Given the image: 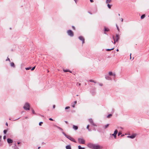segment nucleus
Returning <instances> with one entry per match:
<instances>
[{
  "mask_svg": "<svg viewBox=\"0 0 149 149\" xmlns=\"http://www.w3.org/2000/svg\"><path fill=\"white\" fill-rule=\"evenodd\" d=\"M49 120H51V121H53V120L52 118H49Z\"/></svg>",
  "mask_w": 149,
  "mask_h": 149,
  "instance_id": "obj_45",
  "label": "nucleus"
},
{
  "mask_svg": "<svg viewBox=\"0 0 149 149\" xmlns=\"http://www.w3.org/2000/svg\"><path fill=\"white\" fill-rule=\"evenodd\" d=\"M72 29H74V30H75V27L74 26H72Z\"/></svg>",
  "mask_w": 149,
  "mask_h": 149,
  "instance_id": "obj_49",
  "label": "nucleus"
},
{
  "mask_svg": "<svg viewBox=\"0 0 149 149\" xmlns=\"http://www.w3.org/2000/svg\"><path fill=\"white\" fill-rule=\"evenodd\" d=\"M112 114H109L108 115V116H107V118H110L111 116H112Z\"/></svg>",
  "mask_w": 149,
  "mask_h": 149,
  "instance_id": "obj_31",
  "label": "nucleus"
},
{
  "mask_svg": "<svg viewBox=\"0 0 149 149\" xmlns=\"http://www.w3.org/2000/svg\"><path fill=\"white\" fill-rule=\"evenodd\" d=\"M20 143V142H17V144H19Z\"/></svg>",
  "mask_w": 149,
  "mask_h": 149,
  "instance_id": "obj_60",
  "label": "nucleus"
},
{
  "mask_svg": "<svg viewBox=\"0 0 149 149\" xmlns=\"http://www.w3.org/2000/svg\"><path fill=\"white\" fill-rule=\"evenodd\" d=\"M56 127L58 128L60 130H61V131H63V130L62 129L61 127H58V126H56Z\"/></svg>",
  "mask_w": 149,
  "mask_h": 149,
  "instance_id": "obj_27",
  "label": "nucleus"
},
{
  "mask_svg": "<svg viewBox=\"0 0 149 149\" xmlns=\"http://www.w3.org/2000/svg\"><path fill=\"white\" fill-rule=\"evenodd\" d=\"M89 122L90 123L93 125L95 126H97L96 124L94 123L93 121L92 118H90L89 119Z\"/></svg>",
  "mask_w": 149,
  "mask_h": 149,
  "instance_id": "obj_6",
  "label": "nucleus"
},
{
  "mask_svg": "<svg viewBox=\"0 0 149 149\" xmlns=\"http://www.w3.org/2000/svg\"><path fill=\"white\" fill-rule=\"evenodd\" d=\"M123 136H124V134H122V135H121V137H123Z\"/></svg>",
  "mask_w": 149,
  "mask_h": 149,
  "instance_id": "obj_59",
  "label": "nucleus"
},
{
  "mask_svg": "<svg viewBox=\"0 0 149 149\" xmlns=\"http://www.w3.org/2000/svg\"><path fill=\"white\" fill-rule=\"evenodd\" d=\"M15 146L13 147V149H19V148L17 147L15 144Z\"/></svg>",
  "mask_w": 149,
  "mask_h": 149,
  "instance_id": "obj_21",
  "label": "nucleus"
},
{
  "mask_svg": "<svg viewBox=\"0 0 149 149\" xmlns=\"http://www.w3.org/2000/svg\"><path fill=\"white\" fill-rule=\"evenodd\" d=\"M65 122L66 124H68V123L67 121H65Z\"/></svg>",
  "mask_w": 149,
  "mask_h": 149,
  "instance_id": "obj_54",
  "label": "nucleus"
},
{
  "mask_svg": "<svg viewBox=\"0 0 149 149\" xmlns=\"http://www.w3.org/2000/svg\"><path fill=\"white\" fill-rule=\"evenodd\" d=\"M98 145L89 143L88 144V146L91 148L95 149Z\"/></svg>",
  "mask_w": 149,
  "mask_h": 149,
  "instance_id": "obj_2",
  "label": "nucleus"
},
{
  "mask_svg": "<svg viewBox=\"0 0 149 149\" xmlns=\"http://www.w3.org/2000/svg\"><path fill=\"white\" fill-rule=\"evenodd\" d=\"M70 108V107H65V109H69Z\"/></svg>",
  "mask_w": 149,
  "mask_h": 149,
  "instance_id": "obj_39",
  "label": "nucleus"
},
{
  "mask_svg": "<svg viewBox=\"0 0 149 149\" xmlns=\"http://www.w3.org/2000/svg\"><path fill=\"white\" fill-rule=\"evenodd\" d=\"M116 51H117V52H118V51H119V50H118V49H116Z\"/></svg>",
  "mask_w": 149,
  "mask_h": 149,
  "instance_id": "obj_61",
  "label": "nucleus"
},
{
  "mask_svg": "<svg viewBox=\"0 0 149 149\" xmlns=\"http://www.w3.org/2000/svg\"><path fill=\"white\" fill-rule=\"evenodd\" d=\"M42 144H45V143H44V142H43L42 143Z\"/></svg>",
  "mask_w": 149,
  "mask_h": 149,
  "instance_id": "obj_62",
  "label": "nucleus"
},
{
  "mask_svg": "<svg viewBox=\"0 0 149 149\" xmlns=\"http://www.w3.org/2000/svg\"><path fill=\"white\" fill-rule=\"evenodd\" d=\"M55 107V105H54L53 106V109H54Z\"/></svg>",
  "mask_w": 149,
  "mask_h": 149,
  "instance_id": "obj_48",
  "label": "nucleus"
},
{
  "mask_svg": "<svg viewBox=\"0 0 149 149\" xmlns=\"http://www.w3.org/2000/svg\"><path fill=\"white\" fill-rule=\"evenodd\" d=\"M109 124H108L106 125L103 126V128L104 129H106L107 128L109 125Z\"/></svg>",
  "mask_w": 149,
  "mask_h": 149,
  "instance_id": "obj_11",
  "label": "nucleus"
},
{
  "mask_svg": "<svg viewBox=\"0 0 149 149\" xmlns=\"http://www.w3.org/2000/svg\"><path fill=\"white\" fill-rule=\"evenodd\" d=\"M112 72H109V75L110 76H111L112 75Z\"/></svg>",
  "mask_w": 149,
  "mask_h": 149,
  "instance_id": "obj_28",
  "label": "nucleus"
},
{
  "mask_svg": "<svg viewBox=\"0 0 149 149\" xmlns=\"http://www.w3.org/2000/svg\"><path fill=\"white\" fill-rule=\"evenodd\" d=\"M146 17L145 14H143L142 15L141 17V19H143Z\"/></svg>",
  "mask_w": 149,
  "mask_h": 149,
  "instance_id": "obj_16",
  "label": "nucleus"
},
{
  "mask_svg": "<svg viewBox=\"0 0 149 149\" xmlns=\"http://www.w3.org/2000/svg\"><path fill=\"white\" fill-rule=\"evenodd\" d=\"M78 141L79 143L84 144L85 143V141L82 138H79Z\"/></svg>",
  "mask_w": 149,
  "mask_h": 149,
  "instance_id": "obj_4",
  "label": "nucleus"
},
{
  "mask_svg": "<svg viewBox=\"0 0 149 149\" xmlns=\"http://www.w3.org/2000/svg\"><path fill=\"white\" fill-rule=\"evenodd\" d=\"M10 65L11 67H13V68L15 67V65L14 63L13 62H11L10 63Z\"/></svg>",
  "mask_w": 149,
  "mask_h": 149,
  "instance_id": "obj_13",
  "label": "nucleus"
},
{
  "mask_svg": "<svg viewBox=\"0 0 149 149\" xmlns=\"http://www.w3.org/2000/svg\"><path fill=\"white\" fill-rule=\"evenodd\" d=\"M35 68V66L33 67L31 69V70H33Z\"/></svg>",
  "mask_w": 149,
  "mask_h": 149,
  "instance_id": "obj_41",
  "label": "nucleus"
},
{
  "mask_svg": "<svg viewBox=\"0 0 149 149\" xmlns=\"http://www.w3.org/2000/svg\"><path fill=\"white\" fill-rule=\"evenodd\" d=\"M32 110V113L33 114H36V113L35 112H34V110H33V109H31Z\"/></svg>",
  "mask_w": 149,
  "mask_h": 149,
  "instance_id": "obj_37",
  "label": "nucleus"
},
{
  "mask_svg": "<svg viewBox=\"0 0 149 149\" xmlns=\"http://www.w3.org/2000/svg\"><path fill=\"white\" fill-rule=\"evenodd\" d=\"M120 19H121V21L122 22H123V18H121Z\"/></svg>",
  "mask_w": 149,
  "mask_h": 149,
  "instance_id": "obj_51",
  "label": "nucleus"
},
{
  "mask_svg": "<svg viewBox=\"0 0 149 149\" xmlns=\"http://www.w3.org/2000/svg\"><path fill=\"white\" fill-rule=\"evenodd\" d=\"M7 132V130H4L3 131V133L4 134H5Z\"/></svg>",
  "mask_w": 149,
  "mask_h": 149,
  "instance_id": "obj_34",
  "label": "nucleus"
},
{
  "mask_svg": "<svg viewBox=\"0 0 149 149\" xmlns=\"http://www.w3.org/2000/svg\"><path fill=\"white\" fill-rule=\"evenodd\" d=\"M1 136H0V141L1 140Z\"/></svg>",
  "mask_w": 149,
  "mask_h": 149,
  "instance_id": "obj_58",
  "label": "nucleus"
},
{
  "mask_svg": "<svg viewBox=\"0 0 149 149\" xmlns=\"http://www.w3.org/2000/svg\"><path fill=\"white\" fill-rule=\"evenodd\" d=\"M89 81L90 82H93L94 83H96V82L95 81H94L93 80H90Z\"/></svg>",
  "mask_w": 149,
  "mask_h": 149,
  "instance_id": "obj_33",
  "label": "nucleus"
},
{
  "mask_svg": "<svg viewBox=\"0 0 149 149\" xmlns=\"http://www.w3.org/2000/svg\"><path fill=\"white\" fill-rule=\"evenodd\" d=\"M118 131L117 130H115V131H114V133L115 134H117V133H118Z\"/></svg>",
  "mask_w": 149,
  "mask_h": 149,
  "instance_id": "obj_30",
  "label": "nucleus"
},
{
  "mask_svg": "<svg viewBox=\"0 0 149 149\" xmlns=\"http://www.w3.org/2000/svg\"><path fill=\"white\" fill-rule=\"evenodd\" d=\"M116 25V26L117 30H118V31H119V28H118V26L117 24Z\"/></svg>",
  "mask_w": 149,
  "mask_h": 149,
  "instance_id": "obj_40",
  "label": "nucleus"
},
{
  "mask_svg": "<svg viewBox=\"0 0 149 149\" xmlns=\"http://www.w3.org/2000/svg\"><path fill=\"white\" fill-rule=\"evenodd\" d=\"M88 13H89L90 14H92V13H90V12H89Z\"/></svg>",
  "mask_w": 149,
  "mask_h": 149,
  "instance_id": "obj_64",
  "label": "nucleus"
},
{
  "mask_svg": "<svg viewBox=\"0 0 149 149\" xmlns=\"http://www.w3.org/2000/svg\"><path fill=\"white\" fill-rule=\"evenodd\" d=\"M67 33L68 35L71 37H73L74 36L73 32L70 30H68Z\"/></svg>",
  "mask_w": 149,
  "mask_h": 149,
  "instance_id": "obj_5",
  "label": "nucleus"
},
{
  "mask_svg": "<svg viewBox=\"0 0 149 149\" xmlns=\"http://www.w3.org/2000/svg\"><path fill=\"white\" fill-rule=\"evenodd\" d=\"M127 137L130 138V136H127Z\"/></svg>",
  "mask_w": 149,
  "mask_h": 149,
  "instance_id": "obj_53",
  "label": "nucleus"
},
{
  "mask_svg": "<svg viewBox=\"0 0 149 149\" xmlns=\"http://www.w3.org/2000/svg\"><path fill=\"white\" fill-rule=\"evenodd\" d=\"M121 134V132H118V136H119V135H120Z\"/></svg>",
  "mask_w": 149,
  "mask_h": 149,
  "instance_id": "obj_42",
  "label": "nucleus"
},
{
  "mask_svg": "<svg viewBox=\"0 0 149 149\" xmlns=\"http://www.w3.org/2000/svg\"><path fill=\"white\" fill-rule=\"evenodd\" d=\"M131 53L130 54V59H131Z\"/></svg>",
  "mask_w": 149,
  "mask_h": 149,
  "instance_id": "obj_56",
  "label": "nucleus"
},
{
  "mask_svg": "<svg viewBox=\"0 0 149 149\" xmlns=\"http://www.w3.org/2000/svg\"><path fill=\"white\" fill-rule=\"evenodd\" d=\"M3 139H6V136L4 135L3 136Z\"/></svg>",
  "mask_w": 149,
  "mask_h": 149,
  "instance_id": "obj_43",
  "label": "nucleus"
},
{
  "mask_svg": "<svg viewBox=\"0 0 149 149\" xmlns=\"http://www.w3.org/2000/svg\"><path fill=\"white\" fill-rule=\"evenodd\" d=\"M104 31H109V29H108L107 28L105 27Z\"/></svg>",
  "mask_w": 149,
  "mask_h": 149,
  "instance_id": "obj_22",
  "label": "nucleus"
},
{
  "mask_svg": "<svg viewBox=\"0 0 149 149\" xmlns=\"http://www.w3.org/2000/svg\"><path fill=\"white\" fill-rule=\"evenodd\" d=\"M62 133L67 138L69 139L70 140L75 143H76V141L73 138L69 135H67L65 133V132H62Z\"/></svg>",
  "mask_w": 149,
  "mask_h": 149,
  "instance_id": "obj_1",
  "label": "nucleus"
},
{
  "mask_svg": "<svg viewBox=\"0 0 149 149\" xmlns=\"http://www.w3.org/2000/svg\"><path fill=\"white\" fill-rule=\"evenodd\" d=\"M78 149H84L85 148L84 147H81L80 146H78Z\"/></svg>",
  "mask_w": 149,
  "mask_h": 149,
  "instance_id": "obj_19",
  "label": "nucleus"
},
{
  "mask_svg": "<svg viewBox=\"0 0 149 149\" xmlns=\"http://www.w3.org/2000/svg\"><path fill=\"white\" fill-rule=\"evenodd\" d=\"M113 40H114V42H113V41H111V42H112V43H114V44H115L116 43V40H115V38H114V36H113Z\"/></svg>",
  "mask_w": 149,
  "mask_h": 149,
  "instance_id": "obj_26",
  "label": "nucleus"
},
{
  "mask_svg": "<svg viewBox=\"0 0 149 149\" xmlns=\"http://www.w3.org/2000/svg\"><path fill=\"white\" fill-rule=\"evenodd\" d=\"M99 85L101 86H102V84H100Z\"/></svg>",
  "mask_w": 149,
  "mask_h": 149,
  "instance_id": "obj_57",
  "label": "nucleus"
},
{
  "mask_svg": "<svg viewBox=\"0 0 149 149\" xmlns=\"http://www.w3.org/2000/svg\"><path fill=\"white\" fill-rule=\"evenodd\" d=\"M89 125H88L87 126L86 128L88 130V131H91V130L89 129Z\"/></svg>",
  "mask_w": 149,
  "mask_h": 149,
  "instance_id": "obj_20",
  "label": "nucleus"
},
{
  "mask_svg": "<svg viewBox=\"0 0 149 149\" xmlns=\"http://www.w3.org/2000/svg\"><path fill=\"white\" fill-rule=\"evenodd\" d=\"M79 39L82 41V43L83 44L84 42V39L83 37L80 36L79 37Z\"/></svg>",
  "mask_w": 149,
  "mask_h": 149,
  "instance_id": "obj_7",
  "label": "nucleus"
},
{
  "mask_svg": "<svg viewBox=\"0 0 149 149\" xmlns=\"http://www.w3.org/2000/svg\"><path fill=\"white\" fill-rule=\"evenodd\" d=\"M102 146L98 145L95 149H102Z\"/></svg>",
  "mask_w": 149,
  "mask_h": 149,
  "instance_id": "obj_10",
  "label": "nucleus"
},
{
  "mask_svg": "<svg viewBox=\"0 0 149 149\" xmlns=\"http://www.w3.org/2000/svg\"><path fill=\"white\" fill-rule=\"evenodd\" d=\"M74 1H75V3L77 4L78 0H74Z\"/></svg>",
  "mask_w": 149,
  "mask_h": 149,
  "instance_id": "obj_44",
  "label": "nucleus"
},
{
  "mask_svg": "<svg viewBox=\"0 0 149 149\" xmlns=\"http://www.w3.org/2000/svg\"><path fill=\"white\" fill-rule=\"evenodd\" d=\"M7 141L8 143H11L13 142V140L9 138H8Z\"/></svg>",
  "mask_w": 149,
  "mask_h": 149,
  "instance_id": "obj_8",
  "label": "nucleus"
},
{
  "mask_svg": "<svg viewBox=\"0 0 149 149\" xmlns=\"http://www.w3.org/2000/svg\"><path fill=\"white\" fill-rule=\"evenodd\" d=\"M73 128L75 130H77L78 129V127L77 126H75L74 125L73 126Z\"/></svg>",
  "mask_w": 149,
  "mask_h": 149,
  "instance_id": "obj_12",
  "label": "nucleus"
},
{
  "mask_svg": "<svg viewBox=\"0 0 149 149\" xmlns=\"http://www.w3.org/2000/svg\"><path fill=\"white\" fill-rule=\"evenodd\" d=\"M116 42H117V41H118V40L119 39V37L118 35V34H117L116 35Z\"/></svg>",
  "mask_w": 149,
  "mask_h": 149,
  "instance_id": "obj_15",
  "label": "nucleus"
},
{
  "mask_svg": "<svg viewBox=\"0 0 149 149\" xmlns=\"http://www.w3.org/2000/svg\"><path fill=\"white\" fill-rule=\"evenodd\" d=\"M9 61L10 62V59L8 57L7 59L6 60V61Z\"/></svg>",
  "mask_w": 149,
  "mask_h": 149,
  "instance_id": "obj_36",
  "label": "nucleus"
},
{
  "mask_svg": "<svg viewBox=\"0 0 149 149\" xmlns=\"http://www.w3.org/2000/svg\"><path fill=\"white\" fill-rule=\"evenodd\" d=\"M6 125L7 126H8V124L7 123H6Z\"/></svg>",
  "mask_w": 149,
  "mask_h": 149,
  "instance_id": "obj_55",
  "label": "nucleus"
},
{
  "mask_svg": "<svg viewBox=\"0 0 149 149\" xmlns=\"http://www.w3.org/2000/svg\"><path fill=\"white\" fill-rule=\"evenodd\" d=\"M30 105L29 103H26L25 104L24 106V108L25 110H29L30 109Z\"/></svg>",
  "mask_w": 149,
  "mask_h": 149,
  "instance_id": "obj_3",
  "label": "nucleus"
},
{
  "mask_svg": "<svg viewBox=\"0 0 149 149\" xmlns=\"http://www.w3.org/2000/svg\"><path fill=\"white\" fill-rule=\"evenodd\" d=\"M112 135L115 138H116V134L114 133L112 134Z\"/></svg>",
  "mask_w": 149,
  "mask_h": 149,
  "instance_id": "obj_23",
  "label": "nucleus"
},
{
  "mask_svg": "<svg viewBox=\"0 0 149 149\" xmlns=\"http://www.w3.org/2000/svg\"><path fill=\"white\" fill-rule=\"evenodd\" d=\"M90 0L91 2H93V0Z\"/></svg>",
  "mask_w": 149,
  "mask_h": 149,
  "instance_id": "obj_52",
  "label": "nucleus"
},
{
  "mask_svg": "<svg viewBox=\"0 0 149 149\" xmlns=\"http://www.w3.org/2000/svg\"><path fill=\"white\" fill-rule=\"evenodd\" d=\"M63 71L64 72H70L71 73V71H70L69 70H65V69H63Z\"/></svg>",
  "mask_w": 149,
  "mask_h": 149,
  "instance_id": "obj_18",
  "label": "nucleus"
},
{
  "mask_svg": "<svg viewBox=\"0 0 149 149\" xmlns=\"http://www.w3.org/2000/svg\"><path fill=\"white\" fill-rule=\"evenodd\" d=\"M107 6L110 9L111 6V5H110L108 3L107 4Z\"/></svg>",
  "mask_w": 149,
  "mask_h": 149,
  "instance_id": "obj_25",
  "label": "nucleus"
},
{
  "mask_svg": "<svg viewBox=\"0 0 149 149\" xmlns=\"http://www.w3.org/2000/svg\"><path fill=\"white\" fill-rule=\"evenodd\" d=\"M105 78L107 79L111 80V78L108 76H106Z\"/></svg>",
  "mask_w": 149,
  "mask_h": 149,
  "instance_id": "obj_17",
  "label": "nucleus"
},
{
  "mask_svg": "<svg viewBox=\"0 0 149 149\" xmlns=\"http://www.w3.org/2000/svg\"><path fill=\"white\" fill-rule=\"evenodd\" d=\"M40 147H39L38 148V149H40Z\"/></svg>",
  "mask_w": 149,
  "mask_h": 149,
  "instance_id": "obj_63",
  "label": "nucleus"
},
{
  "mask_svg": "<svg viewBox=\"0 0 149 149\" xmlns=\"http://www.w3.org/2000/svg\"><path fill=\"white\" fill-rule=\"evenodd\" d=\"M81 85L80 83H79L77 84V85H78V86H80Z\"/></svg>",
  "mask_w": 149,
  "mask_h": 149,
  "instance_id": "obj_50",
  "label": "nucleus"
},
{
  "mask_svg": "<svg viewBox=\"0 0 149 149\" xmlns=\"http://www.w3.org/2000/svg\"><path fill=\"white\" fill-rule=\"evenodd\" d=\"M114 49V48H111V49H107L106 50L107 51H110V50H113Z\"/></svg>",
  "mask_w": 149,
  "mask_h": 149,
  "instance_id": "obj_29",
  "label": "nucleus"
},
{
  "mask_svg": "<svg viewBox=\"0 0 149 149\" xmlns=\"http://www.w3.org/2000/svg\"><path fill=\"white\" fill-rule=\"evenodd\" d=\"M66 149H71V147L70 145H68L66 146Z\"/></svg>",
  "mask_w": 149,
  "mask_h": 149,
  "instance_id": "obj_14",
  "label": "nucleus"
},
{
  "mask_svg": "<svg viewBox=\"0 0 149 149\" xmlns=\"http://www.w3.org/2000/svg\"><path fill=\"white\" fill-rule=\"evenodd\" d=\"M137 134H134L130 136V138L131 139H134V138L135 136H136Z\"/></svg>",
  "mask_w": 149,
  "mask_h": 149,
  "instance_id": "obj_9",
  "label": "nucleus"
},
{
  "mask_svg": "<svg viewBox=\"0 0 149 149\" xmlns=\"http://www.w3.org/2000/svg\"><path fill=\"white\" fill-rule=\"evenodd\" d=\"M31 68V67H28V68H25V69L26 70H30Z\"/></svg>",
  "mask_w": 149,
  "mask_h": 149,
  "instance_id": "obj_32",
  "label": "nucleus"
},
{
  "mask_svg": "<svg viewBox=\"0 0 149 149\" xmlns=\"http://www.w3.org/2000/svg\"><path fill=\"white\" fill-rule=\"evenodd\" d=\"M71 106L73 107L74 108L75 107V104H74L73 103H72Z\"/></svg>",
  "mask_w": 149,
  "mask_h": 149,
  "instance_id": "obj_35",
  "label": "nucleus"
},
{
  "mask_svg": "<svg viewBox=\"0 0 149 149\" xmlns=\"http://www.w3.org/2000/svg\"><path fill=\"white\" fill-rule=\"evenodd\" d=\"M112 75L115 77L116 76V74L115 73H112Z\"/></svg>",
  "mask_w": 149,
  "mask_h": 149,
  "instance_id": "obj_46",
  "label": "nucleus"
},
{
  "mask_svg": "<svg viewBox=\"0 0 149 149\" xmlns=\"http://www.w3.org/2000/svg\"><path fill=\"white\" fill-rule=\"evenodd\" d=\"M77 102V101H75L74 102V103H74V104H76Z\"/></svg>",
  "mask_w": 149,
  "mask_h": 149,
  "instance_id": "obj_47",
  "label": "nucleus"
},
{
  "mask_svg": "<svg viewBox=\"0 0 149 149\" xmlns=\"http://www.w3.org/2000/svg\"><path fill=\"white\" fill-rule=\"evenodd\" d=\"M43 123V122H40L39 123V125L40 126L41 125V124Z\"/></svg>",
  "mask_w": 149,
  "mask_h": 149,
  "instance_id": "obj_38",
  "label": "nucleus"
},
{
  "mask_svg": "<svg viewBox=\"0 0 149 149\" xmlns=\"http://www.w3.org/2000/svg\"><path fill=\"white\" fill-rule=\"evenodd\" d=\"M111 1V0H106V3H110Z\"/></svg>",
  "mask_w": 149,
  "mask_h": 149,
  "instance_id": "obj_24",
  "label": "nucleus"
}]
</instances>
